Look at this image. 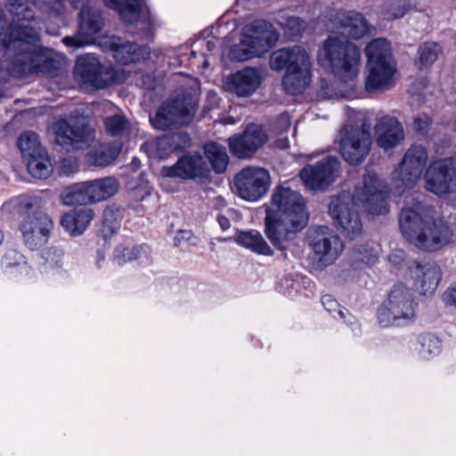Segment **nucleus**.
I'll return each mask as SVG.
<instances>
[{
  "label": "nucleus",
  "mask_w": 456,
  "mask_h": 456,
  "mask_svg": "<svg viewBox=\"0 0 456 456\" xmlns=\"http://www.w3.org/2000/svg\"><path fill=\"white\" fill-rule=\"evenodd\" d=\"M34 18L27 0H0V61H8L13 77H56L62 63L42 53Z\"/></svg>",
  "instance_id": "1"
},
{
  "label": "nucleus",
  "mask_w": 456,
  "mask_h": 456,
  "mask_svg": "<svg viewBox=\"0 0 456 456\" xmlns=\"http://www.w3.org/2000/svg\"><path fill=\"white\" fill-rule=\"evenodd\" d=\"M387 185L378 175L367 168L362 184L355 188L354 195L343 191L333 197L329 205V213L337 229L349 240L361 235L362 224L355 207L358 203L371 215H383L388 212L386 201Z\"/></svg>",
  "instance_id": "2"
},
{
  "label": "nucleus",
  "mask_w": 456,
  "mask_h": 456,
  "mask_svg": "<svg viewBox=\"0 0 456 456\" xmlns=\"http://www.w3.org/2000/svg\"><path fill=\"white\" fill-rule=\"evenodd\" d=\"M403 235L417 248L434 252L448 245L453 232L444 219H432L419 212V205L403 208L399 218Z\"/></svg>",
  "instance_id": "3"
},
{
  "label": "nucleus",
  "mask_w": 456,
  "mask_h": 456,
  "mask_svg": "<svg viewBox=\"0 0 456 456\" xmlns=\"http://www.w3.org/2000/svg\"><path fill=\"white\" fill-rule=\"evenodd\" d=\"M272 70L282 71V86L287 93H303L312 78V61L308 52L301 45L281 47L273 51L269 57Z\"/></svg>",
  "instance_id": "4"
},
{
  "label": "nucleus",
  "mask_w": 456,
  "mask_h": 456,
  "mask_svg": "<svg viewBox=\"0 0 456 456\" xmlns=\"http://www.w3.org/2000/svg\"><path fill=\"white\" fill-rule=\"evenodd\" d=\"M361 50L353 43L329 37L319 49L318 63L341 82L354 80L360 71Z\"/></svg>",
  "instance_id": "5"
},
{
  "label": "nucleus",
  "mask_w": 456,
  "mask_h": 456,
  "mask_svg": "<svg viewBox=\"0 0 456 456\" xmlns=\"http://www.w3.org/2000/svg\"><path fill=\"white\" fill-rule=\"evenodd\" d=\"M11 208H13L17 213L25 215L19 229L26 247L36 250L45 245L53 228V222L45 212L39 209L37 199L28 197L12 199L3 206L4 209Z\"/></svg>",
  "instance_id": "6"
},
{
  "label": "nucleus",
  "mask_w": 456,
  "mask_h": 456,
  "mask_svg": "<svg viewBox=\"0 0 456 456\" xmlns=\"http://www.w3.org/2000/svg\"><path fill=\"white\" fill-rule=\"evenodd\" d=\"M370 129V124L363 114L348 110V121L339 135V151L348 164L360 165L369 155L372 145Z\"/></svg>",
  "instance_id": "7"
},
{
  "label": "nucleus",
  "mask_w": 456,
  "mask_h": 456,
  "mask_svg": "<svg viewBox=\"0 0 456 456\" xmlns=\"http://www.w3.org/2000/svg\"><path fill=\"white\" fill-rule=\"evenodd\" d=\"M280 38L274 26L265 20H255L244 28L240 42L232 45L229 55L232 61H245L262 57Z\"/></svg>",
  "instance_id": "8"
},
{
  "label": "nucleus",
  "mask_w": 456,
  "mask_h": 456,
  "mask_svg": "<svg viewBox=\"0 0 456 456\" xmlns=\"http://www.w3.org/2000/svg\"><path fill=\"white\" fill-rule=\"evenodd\" d=\"M54 142L66 151L89 147L95 140V132L83 115L61 116L51 126Z\"/></svg>",
  "instance_id": "9"
},
{
  "label": "nucleus",
  "mask_w": 456,
  "mask_h": 456,
  "mask_svg": "<svg viewBox=\"0 0 456 456\" xmlns=\"http://www.w3.org/2000/svg\"><path fill=\"white\" fill-rule=\"evenodd\" d=\"M414 295L403 284H395L388 294L387 302L378 311L380 326H403L415 318Z\"/></svg>",
  "instance_id": "10"
},
{
  "label": "nucleus",
  "mask_w": 456,
  "mask_h": 456,
  "mask_svg": "<svg viewBox=\"0 0 456 456\" xmlns=\"http://www.w3.org/2000/svg\"><path fill=\"white\" fill-rule=\"evenodd\" d=\"M120 187L114 176H106L74 184L62 195L65 205H86L106 200L115 195Z\"/></svg>",
  "instance_id": "11"
},
{
  "label": "nucleus",
  "mask_w": 456,
  "mask_h": 456,
  "mask_svg": "<svg viewBox=\"0 0 456 456\" xmlns=\"http://www.w3.org/2000/svg\"><path fill=\"white\" fill-rule=\"evenodd\" d=\"M266 216L288 220L297 226L306 225L308 222L303 196L285 186H279L273 191Z\"/></svg>",
  "instance_id": "12"
},
{
  "label": "nucleus",
  "mask_w": 456,
  "mask_h": 456,
  "mask_svg": "<svg viewBox=\"0 0 456 456\" xmlns=\"http://www.w3.org/2000/svg\"><path fill=\"white\" fill-rule=\"evenodd\" d=\"M428 154L425 147L411 145L404 153L399 166L391 174L395 193L401 194L412 188L420 179L427 166Z\"/></svg>",
  "instance_id": "13"
},
{
  "label": "nucleus",
  "mask_w": 456,
  "mask_h": 456,
  "mask_svg": "<svg viewBox=\"0 0 456 456\" xmlns=\"http://www.w3.org/2000/svg\"><path fill=\"white\" fill-rule=\"evenodd\" d=\"M81 2L77 34L62 39L63 44L68 47L79 48L94 43V36L102 30L103 26L102 12L91 5L88 0H69V4L74 8H78Z\"/></svg>",
  "instance_id": "14"
},
{
  "label": "nucleus",
  "mask_w": 456,
  "mask_h": 456,
  "mask_svg": "<svg viewBox=\"0 0 456 456\" xmlns=\"http://www.w3.org/2000/svg\"><path fill=\"white\" fill-rule=\"evenodd\" d=\"M425 187L438 195L456 191V159L446 158L432 162L425 174Z\"/></svg>",
  "instance_id": "15"
},
{
  "label": "nucleus",
  "mask_w": 456,
  "mask_h": 456,
  "mask_svg": "<svg viewBox=\"0 0 456 456\" xmlns=\"http://www.w3.org/2000/svg\"><path fill=\"white\" fill-rule=\"evenodd\" d=\"M234 184L240 198L256 201L267 192L271 180L266 169L248 167L235 175Z\"/></svg>",
  "instance_id": "16"
},
{
  "label": "nucleus",
  "mask_w": 456,
  "mask_h": 456,
  "mask_svg": "<svg viewBox=\"0 0 456 456\" xmlns=\"http://www.w3.org/2000/svg\"><path fill=\"white\" fill-rule=\"evenodd\" d=\"M307 239L314 254L326 264L333 263L344 249L339 236L328 226L311 227L307 232Z\"/></svg>",
  "instance_id": "17"
},
{
  "label": "nucleus",
  "mask_w": 456,
  "mask_h": 456,
  "mask_svg": "<svg viewBox=\"0 0 456 456\" xmlns=\"http://www.w3.org/2000/svg\"><path fill=\"white\" fill-rule=\"evenodd\" d=\"M74 75L81 83L95 88H105L115 82L112 70L105 69L98 57L92 53L77 58Z\"/></svg>",
  "instance_id": "18"
},
{
  "label": "nucleus",
  "mask_w": 456,
  "mask_h": 456,
  "mask_svg": "<svg viewBox=\"0 0 456 456\" xmlns=\"http://www.w3.org/2000/svg\"><path fill=\"white\" fill-rule=\"evenodd\" d=\"M265 235L271 244L285 256L287 251L297 245V233L305 227L273 216H265Z\"/></svg>",
  "instance_id": "19"
},
{
  "label": "nucleus",
  "mask_w": 456,
  "mask_h": 456,
  "mask_svg": "<svg viewBox=\"0 0 456 456\" xmlns=\"http://www.w3.org/2000/svg\"><path fill=\"white\" fill-rule=\"evenodd\" d=\"M340 171V162L328 156L316 165H307L300 171V178L311 190H323L330 185Z\"/></svg>",
  "instance_id": "20"
},
{
  "label": "nucleus",
  "mask_w": 456,
  "mask_h": 456,
  "mask_svg": "<svg viewBox=\"0 0 456 456\" xmlns=\"http://www.w3.org/2000/svg\"><path fill=\"white\" fill-rule=\"evenodd\" d=\"M99 47L110 53L117 62L126 65L145 59L149 55L147 47L140 46L136 43L123 41L120 37L105 36L97 40Z\"/></svg>",
  "instance_id": "21"
},
{
  "label": "nucleus",
  "mask_w": 456,
  "mask_h": 456,
  "mask_svg": "<svg viewBox=\"0 0 456 456\" xmlns=\"http://www.w3.org/2000/svg\"><path fill=\"white\" fill-rule=\"evenodd\" d=\"M191 109L179 98L165 102L158 110L154 118H151L152 126L159 130H166L173 126H183L191 122Z\"/></svg>",
  "instance_id": "22"
},
{
  "label": "nucleus",
  "mask_w": 456,
  "mask_h": 456,
  "mask_svg": "<svg viewBox=\"0 0 456 456\" xmlns=\"http://www.w3.org/2000/svg\"><path fill=\"white\" fill-rule=\"evenodd\" d=\"M209 172L208 165L200 154H185L175 164L161 168L164 177L180 178L183 180H193L204 178Z\"/></svg>",
  "instance_id": "23"
},
{
  "label": "nucleus",
  "mask_w": 456,
  "mask_h": 456,
  "mask_svg": "<svg viewBox=\"0 0 456 456\" xmlns=\"http://www.w3.org/2000/svg\"><path fill=\"white\" fill-rule=\"evenodd\" d=\"M266 141L267 134L263 126L249 124L241 134L230 137L229 147L232 154L246 159L251 157Z\"/></svg>",
  "instance_id": "24"
},
{
  "label": "nucleus",
  "mask_w": 456,
  "mask_h": 456,
  "mask_svg": "<svg viewBox=\"0 0 456 456\" xmlns=\"http://www.w3.org/2000/svg\"><path fill=\"white\" fill-rule=\"evenodd\" d=\"M330 28L352 39H360L369 31L365 17L355 11L340 10L330 16Z\"/></svg>",
  "instance_id": "25"
},
{
  "label": "nucleus",
  "mask_w": 456,
  "mask_h": 456,
  "mask_svg": "<svg viewBox=\"0 0 456 456\" xmlns=\"http://www.w3.org/2000/svg\"><path fill=\"white\" fill-rule=\"evenodd\" d=\"M263 79L264 77L259 69L245 67L227 77L224 88L238 97H248L257 90Z\"/></svg>",
  "instance_id": "26"
},
{
  "label": "nucleus",
  "mask_w": 456,
  "mask_h": 456,
  "mask_svg": "<svg viewBox=\"0 0 456 456\" xmlns=\"http://www.w3.org/2000/svg\"><path fill=\"white\" fill-rule=\"evenodd\" d=\"M365 89L369 93L384 92L391 89L395 83V62L367 64Z\"/></svg>",
  "instance_id": "27"
},
{
  "label": "nucleus",
  "mask_w": 456,
  "mask_h": 456,
  "mask_svg": "<svg viewBox=\"0 0 456 456\" xmlns=\"http://www.w3.org/2000/svg\"><path fill=\"white\" fill-rule=\"evenodd\" d=\"M377 145L385 150L398 146L405 138L403 125L391 116H384L378 120L374 126Z\"/></svg>",
  "instance_id": "28"
},
{
  "label": "nucleus",
  "mask_w": 456,
  "mask_h": 456,
  "mask_svg": "<svg viewBox=\"0 0 456 456\" xmlns=\"http://www.w3.org/2000/svg\"><path fill=\"white\" fill-rule=\"evenodd\" d=\"M108 8L119 12L121 19L127 24L138 21L151 24V17L145 0H104Z\"/></svg>",
  "instance_id": "29"
},
{
  "label": "nucleus",
  "mask_w": 456,
  "mask_h": 456,
  "mask_svg": "<svg viewBox=\"0 0 456 456\" xmlns=\"http://www.w3.org/2000/svg\"><path fill=\"white\" fill-rule=\"evenodd\" d=\"M414 285L423 295L433 294L441 281L442 272L435 262L416 264L411 268Z\"/></svg>",
  "instance_id": "30"
},
{
  "label": "nucleus",
  "mask_w": 456,
  "mask_h": 456,
  "mask_svg": "<svg viewBox=\"0 0 456 456\" xmlns=\"http://www.w3.org/2000/svg\"><path fill=\"white\" fill-rule=\"evenodd\" d=\"M94 218V211L91 208L74 209L65 213L61 220V224L72 236L82 234Z\"/></svg>",
  "instance_id": "31"
},
{
  "label": "nucleus",
  "mask_w": 456,
  "mask_h": 456,
  "mask_svg": "<svg viewBox=\"0 0 456 456\" xmlns=\"http://www.w3.org/2000/svg\"><path fill=\"white\" fill-rule=\"evenodd\" d=\"M121 149L119 142L101 143L86 155L87 162L96 167H107L118 158Z\"/></svg>",
  "instance_id": "32"
},
{
  "label": "nucleus",
  "mask_w": 456,
  "mask_h": 456,
  "mask_svg": "<svg viewBox=\"0 0 456 456\" xmlns=\"http://www.w3.org/2000/svg\"><path fill=\"white\" fill-rule=\"evenodd\" d=\"M235 240L241 247L249 249L256 254L264 256L273 255V250L258 231L250 230L247 232H240L237 235Z\"/></svg>",
  "instance_id": "33"
},
{
  "label": "nucleus",
  "mask_w": 456,
  "mask_h": 456,
  "mask_svg": "<svg viewBox=\"0 0 456 456\" xmlns=\"http://www.w3.org/2000/svg\"><path fill=\"white\" fill-rule=\"evenodd\" d=\"M365 54L368 58L367 64L395 62L389 42L385 38H376L365 47Z\"/></svg>",
  "instance_id": "34"
},
{
  "label": "nucleus",
  "mask_w": 456,
  "mask_h": 456,
  "mask_svg": "<svg viewBox=\"0 0 456 456\" xmlns=\"http://www.w3.org/2000/svg\"><path fill=\"white\" fill-rule=\"evenodd\" d=\"M151 258V250L148 246H134L132 248L118 246L113 252V260L119 265H122L132 260H140V262H149Z\"/></svg>",
  "instance_id": "35"
},
{
  "label": "nucleus",
  "mask_w": 456,
  "mask_h": 456,
  "mask_svg": "<svg viewBox=\"0 0 456 456\" xmlns=\"http://www.w3.org/2000/svg\"><path fill=\"white\" fill-rule=\"evenodd\" d=\"M29 174L38 179H45L53 173V165L45 151L25 158Z\"/></svg>",
  "instance_id": "36"
},
{
  "label": "nucleus",
  "mask_w": 456,
  "mask_h": 456,
  "mask_svg": "<svg viewBox=\"0 0 456 456\" xmlns=\"http://www.w3.org/2000/svg\"><path fill=\"white\" fill-rule=\"evenodd\" d=\"M204 153L216 173L222 174L226 170L229 157L224 146L217 142H208L204 146Z\"/></svg>",
  "instance_id": "37"
},
{
  "label": "nucleus",
  "mask_w": 456,
  "mask_h": 456,
  "mask_svg": "<svg viewBox=\"0 0 456 456\" xmlns=\"http://www.w3.org/2000/svg\"><path fill=\"white\" fill-rule=\"evenodd\" d=\"M176 60L171 62L173 66L208 67L205 54H198L195 50H190L188 45H180L175 53Z\"/></svg>",
  "instance_id": "38"
},
{
  "label": "nucleus",
  "mask_w": 456,
  "mask_h": 456,
  "mask_svg": "<svg viewBox=\"0 0 456 456\" xmlns=\"http://www.w3.org/2000/svg\"><path fill=\"white\" fill-rule=\"evenodd\" d=\"M278 25L290 37L301 36L307 27L305 20L298 16L280 13L277 17Z\"/></svg>",
  "instance_id": "39"
},
{
  "label": "nucleus",
  "mask_w": 456,
  "mask_h": 456,
  "mask_svg": "<svg viewBox=\"0 0 456 456\" xmlns=\"http://www.w3.org/2000/svg\"><path fill=\"white\" fill-rule=\"evenodd\" d=\"M2 266L11 273H28L30 269L24 256L15 249H10L4 254Z\"/></svg>",
  "instance_id": "40"
},
{
  "label": "nucleus",
  "mask_w": 456,
  "mask_h": 456,
  "mask_svg": "<svg viewBox=\"0 0 456 456\" xmlns=\"http://www.w3.org/2000/svg\"><path fill=\"white\" fill-rule=\"evenodd\" d=\"M322 303L326 311L335 319H339L348 325L356 324L354 316L351 315L348 311L342 307L331 295H324Z\"/></svg>",
  "instance_id": "41"
},
{
  "label": "nucleus",
  "mask_w": 456,
  "mask_h": 456,
  "mask_svg": "<svg viewBox=\"0 0 456 456\" xmlns=\"http://www.w3.org/2000/svg\"><path fill=\"white\" fill-rule=\"evenodd\" d=\"M121 213L118 208L107 207L102 214V233L105 239L114 234L120 227Z\"/></svg>",
  "instance_id": "42"
},
{
  "label": "nucleus",
  "mask_w": 456,
  "mask_h": 456,
  "mask_svg": "<svg viewBox=\"0 0 456 456\" xmlns=\"http://www.w3.org/2000/svg\"><path fill=\"white\" fill-rule=\"evenodd\" d=\"M419 354L423 359H430L438 355L441 352V341L431 334H423L419 337Z\"/></svg>",
  "instance_id": "43"
},
{
  "label": "nucleus",
  "mask_w": 456,
  "mask_h": 456,
  "mask_svg": "<svg viewBox=\"0 0 456 456\" xmlns=\"http://www.w3.org/2000/svg\"><path fill=\"white\" fill-rule=\"evenodd\" d=\"M18 146L23 158L33 156V154L44 151L39 142L38 134L31 131L24 132L20 135Z\"/></svg>",
  "instance_id": "44"
},
{
  "label": "nucleus",
  "mask_w": 456,
  "mask_h": 456,
  "mask_svg": "<svg viewBox=\"0 0 456 456\" xmlns=\"http://www.w3.org/2000/svg\"><path fill=\"white\" fill-rule=\"evenodd\" d=\"M104 126L107 134L110 135H123L129 129V121L124 115L115 114L104 119Z\"/></svg>",
  "instance_id": "45"
},
{
  "label": "nucleus",
  "mask_w": 456,
  "mask_h": 456,
  "mask_svg": "<svg viewBox=\"0 0 456 456\" xmlns=\"http://www.w3.org/2000/svg\"><path fill=\"white\" fill-rule=\"evenodd\" d=\"M44 272H58L62 266L63 251L57 248H48L43 251Z\"/></svg>",
  "instance_id": "46"
},
{
  "label": "nucleus",
  "mask_w": 456,
  "mask_h": 456,
  "mask_svg": "<svg viewBox=\"0 0 456 456\" xmlns=\"http://www.w3.org/2000/svg\"><path fill=\"white\" fill-rule=\"evenodd\" d=\"M441 52L442 48L436 43L427 42L421 45L418 51L420 67L432 65L436 61Z\"/></svg>",
  "instance_id": "47"
},
{
  "label": "nucleus",
  "mask_w": 456,
  "mask_h": 456,
  "mask_svg": "<svg viewBox=\"0 0 456 456\" xmlns=\"http://www.w3.org/2000/svg\"><path fill=\"white\" fill-rule=\"evenodd\" d=\"M66 0H34L32 5L49 15H59L65 8Z\"/></svg>",
  "instance_id": "48"
},
{
  "label": "nucleus",
  "mask_w": 456,
  "mask_h": 456,
  "mask_svg": "<svg viewBox=\"0 0 456 456\" xmlns=\"http://www.w3.org/2000/svg\"><path fill=\"white\" fill-rule=\"evenodd\" d=\"M172 144V138L170 137L169 134H163L157 139L156 150L159 158L165 159L170 153L175 151Z\"/></svg>",
  "instance_id": "49"
},
{
  "label": "nucleus",
  "mask_w": 456,
  "mask_h": 456,
  "mask_svg": "<svg viewBox=\"0 0 456 456\" xmlns=\"http://www.w3.org/2000/svg\"><path fill=\"white\" fill-rule=\"evenodd\" d=\"M169 135L172 138V147L175 151L183 150L191 145V139L184 132L173 133Z\"/></svg>",
  "instance_id": "50"
},
{
  "label": "nucleus",
  "mask_w": 456,
  "mask_h": 456,
  "mask_svg": "<svg viewBox=\"0 0 456 456\" xmlns=\"http://www.w3.org/2000/svg\"><path fill=\"white\" fill-rule=\"evenodd\" d=\"M430 125V118L425 114H419L414 118L412 127L415 132L420 134H425L428 132V128Z\"/></svg>",
  "instance_id": "51"
},
{
  "label": "nucleus",
  "mask_w": 456,
  "mask_h": 456,
  "mask_svg": "<svg viewBox=\"0 0 456 456\" xmlns=\"http://www.w3.org/2000/svg\"><path fill=\"white\" fill-rule=\"evenodd\" d=\"M61 171L63 175L69 176L78 171V164L77 159L68 157L61 160Z\"/></svg>",
  "instance_id": "52"
},
{
  "label": "nucleus",
  "mask_w": 456,
  "mask_h": 456,
  "mask_svg": "<svg viewBox=\"0 0 456 456\" xmlns=\"http://www.w3.org/2000/svg\"><path fill=\"white\" fill-rule=\"evenodd\" d=\"M299 286L300 284L298 281L289 279H285L281 284L282 292L288 297L296 296L298 292Z\"/></svg>",
  "instance_id": "53"
},
{
  "label": "nucleus",
  "mask_w": 456,
  "mask_h": 456,
  "mask_svg": "<svg viewBox=\"0 0 456 456\" xmlns=\"http://www.w3.org/2000/svg\"><path fill=\"white\" fill-rule=\"evenodd\" d=\"M443 300L446 305L456 306V282L444 291Z\"/></svg>",
  "instance_id": "54"
},
{
  "label": "nucleus",
  "mask_w": 456,
  "mask_h": 456,
  "mask_svg": "<svg viewBox=\"0 0 456 456\" xmlns=\"http://www.w3.org/2000/svg\"><path fill=\"white\" fill-rule=\"evenodd\" d=\"M277 125L281 126V131H286L289 129L290 123L289 116L286 114H282L278 118Z\"/></svg>",
  "instance_id": "55"
},
{
  "label": "nucleus",
  "mask_w": 456,
  "mask_h": 456,
  "mask_svg": "<svg viewBox=\"0 0 456 456\" xmlns=\"http://www.w3.org/2000/svg\"><path fill=\"white\" fill-rule=\"evenodd\" d=\"M191 236L190 231H180L179 234L175 237V245L178 246L182 240H190Z\"/></svg>",
  "instance_id": "56"
},
{
  "label": "nucleus",
  "mask_w": 456,
  "mask_h": 456,
  "mask_svg": "<svg viewBox=\"0 0 456 456\" xmlns=\"http://www.w3.org/2000/svg\"><path fill=\"white\" fill-rule=\"evenodd\" d=\"M217 222L223 231H226L230 227V220L224 215H218Z\"/></svg>",
  "instance_id": "57"
},
{
  "label": "nucleus",
  "mask_w": 456,
  "mask_h": 456,
  "mask_svg": "<svg viewBox=\"0 0 456 456\" xmlns=\"http://www.w3.org/2000/svg\"><path fill=\"white\" fill-rule=\"evenodd\" d=\"M428 85L427 79L425 77L419 78V80H416L415 83L412 85L411 90V92H414L415 90H419V88H426Z\"/></svg>",
  "instance_id": "58"
},
{
  "label": "nucleus",
  "mask_w": 456,
  "mask_h": 456,
  "mask_svg": "<svg viewBox=\"0 0 456 456\" xmlns=\"http://www.w3.org/2000/svg\"><path fill=\"white\" fill-rule=\"evenodd\" d=\"M377 259L376 253L373 250L370 251V255L367 256H362V260L364 261L368 265H372Z\"/></svg>",
  "instance_id": "59"
},
{
  "label": "nucleus",
  "mask_w": 456,
  "mask_h": 456,
  "mask_svg": "<svg viewBox=\"0 0 456 456\" xmlns=\"http://www.w3.org/2000/svg\"><path fill=\"white\" fill-rule=\"evenodd\" d=\"M277 146L281 149H287L289 146V142L287 137L281 138L277 141Z\"/></svg>",
  "instance_id": "60"
},
{
  "label": "nucleus",
  "mask_w": 456,
  "mask_h": 456,
  "mask_svg": "<svg viewBox=\"0 0 456 456\" xmlns=\"http://www.w3.org/2000/svg\"><path fill=\"white\" fill-rule=\"evenodd\" d=\"M404 13H405V10H399V11L393 12L392 16L394 18H400V17L403 16Z\"/></svg>",
  "instance_id": "61"
},
{
  "label": "nucleus",
  "mask_w": 456,
  "mask_h": 456,
  "mask_svg": "<svg viewBox=\"0 0 456 456\" xmlns=\"http://www.w3.org/2000/svg\"><path fill=\"white\" fill-rule=\"evenodd\" d=\"M324 94L329 97V98H339V97H342L343 95L341 94H338V93H335L334 94H330L329 92H325Z\"/></svg>",
  "instance_id": "62"
},
{
  "label": "nucleus",
  "mask_w": 456,
  "mask_h": 456,
  "mask_svg": "<svg viewBox=\"0 0 456 456\" xmlns=\"http://www.w3.org/2000/svg\"><path fill=\"white\" fill-rule=\"evenodd\" d=\"M216 207H220V206L224 205V200L222 198H220V197H217L216 199Z\"/></svg>",
  "instance_id": "63"
},
{
  "label": "nucleus",
  "mask_w": 456,
  "mask_h": 456,
  "mask_svg": "<svg viewBox=\"0 0 456 456\" xmlns=\"http://www.w3.org/2000/svg\"><path fill=\"white\" fill-rule=\"evenodd\" d=\"M205 44H206L208 49L209 51H211L212 47L214 46V43H212L211 41H207V42H205Z\"/></svg>",
  "instance_id": "64"
}]
</instances>
